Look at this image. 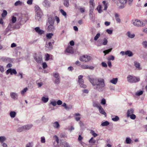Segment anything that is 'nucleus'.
Returning <instances> with one entry per match:
<instances>
[{"label": "nucleus", "instance_id": "nucleus-1", "mask_svg": "<svg viewBox=\"0 0 147 147\" xmlns=\"http://www.w3.org/2000/svg\"><path fill=\"white\" fill-rule=\"evenodd\" d=\"M88 80L92 84L94 89L98 92H103L105 90V84L104 79L102 78H91Z\"/></svg>", "mask_w": 147, "mask_h": 147}, {"label": "nucleus", "instance_id": "nucleus-2", "mask_svg": "<svg viewBox=\"0 0 147 147\" xmlns=\"http://www.w3.org/2000/svg\"><path fill=\"white\" fill-rule=\"evenodd\" d=\"M127 81L130 83H136L140 80L139 78L133 75H129L127 77Z\"/></svg>", "mask_w": 147, "mask_h": 147}, {"label": "nucleus", "instance_id": "nucleus-3", "mask_svg": "<svg viewBox=\"0 0 147 147\" xmlns=\"http://www.w3.org/2000/svg\"><path fill=\"white\" fill-rule=\"evenodd\" d=\"M132 24L138 27H142L144 26L146 24V21H141L138 19L133 21Z\"/></svg>", "mask_w": 147, "mask_h": 147}, {"label": "nucleus", "instance_id": "nucleus-4", "mask_svg": "<svg viewBox=\"0 0 147 147\" xmlns=\"http://www.w3.org/2000/svg\"><path fill=\"white\" fill-rule=\"evenodd\" d=\"M91 59V57L87 55H84L81 56L80 58V60L81 61L86 62L90 61Z\"/></svg>", "mask_w": 147, "mask_h": 147}, {"label": "nucleus", "instance_id": "nucleus-5", "mask_svg": "<svg viewBox=\"0 0 147 147\" xmlns=\"http://www.w3.org/2000/svg\"><path fill=\"white\" fill-rule=\"evenodd\" d=\"M34 58L38 63H40L42 61V56L35 55L34 57Z\"/></svg>", "mask_w": 147, "mask_h": 147}, {"label": "nucleus", "instance_id": "nucleus-6", "mask_svg": "<svg viewBox=\"0 0 147 147\" xmlns=\"http://www.w3.org/2000/svg\"><path fill=\"white\" fill-rule=\"evenodd\" d=\"M1 60L2 61L7 62H12L13 60L12 59L5 57H2L1 59Z\"/></svg>", "mask_w": 147, "mask_h": 147}, {"label": "nucleus", "instance_id": "nucleus-7", "mask_svg": "<svg viewBox=\"0 0 147 147\" xmlns=\"http://www.w3.org/2000/svg\"><path fill=\"white\" fill-rule=\"evenodd\" d=\"M9 73L11 75H13V74H16L17 72L15 69L10 68L7 69L6 71V74H9Z\"/></svg>", "mask_w": 147, "mask_h": 147}, {"label": "nucleus", "instance_id": "nucleus-8", "mask_svg": "<svg viewBox=\"0 0 147 147\" xmlns=\"http://www.w3.org/2000/svg\"><path fill=\"white\" fill-rule=\"evenodd\" d=\"M10 96L11 98L13 99L16 100L18 99V94L17 93L14 92H11L10 94Z\"/></svg>", "mask_w": 147, "mask_h": 147}, {"label": "nucleus", "instance_id": "nucleus-9", "mask_svg": "<svg viewBox=\"0 0 147 147\" xmlns=\"http://www.w3.org/2000/svg\"><path fill=\"white\" fill-rule=\"evenodd\" d=\"M36 32L39 35H42L44 33V31L40 29L39 27H36L34 29Z\"/></svg>", "mask_w": 147, "mask_h": 147}, {"label": "nucleus", "instance_id": "nucleus-10", "mask_svg": "<svg viewBox=\"0 0 147 147\" xmlns=\"http://www.w3.org/2000/svg\"><path fill=\"white\" fill-rule=\"evenodd\" d=\"M97 108L98 109L100 113L101 114L104 115L105 117H106V113L102 107L100 105L98 106L97 107Z\"/></svg>", "mask_w": 147, "mask_h": 147}, {"label": "nucleus", "instance_id": "nucleus-11", "mask_svg": "<svg viewBox=\"0 0 147 147\" xmlns=\"http://www.w3.org/2000/svg\"><path fill=\"white\" fill-rule=\"evenodd\" d=\"M42 15V13H36L35 18L36 21H40Z\"/></svg>", "mask_w": 147, "mask_h": 147}, {"label": "nucleus", "instance_id": "nucleus-12", "mask_svg": "<svg viewBox=\"0 0 147 147\" xmlns=\"http://www.w3.org/2000/svg\"><path fill=\"white\" fill-rule=\"evenodd\" d=\"M81 67L83 69H92L94 67L92 66H88L87 65L83 64L81 65Z\"/></svg>", "mask_w": 147, "mask_h": 147}, {"label": "nucleus", "instance_id": "nucleus-13", "mask_svg": "<svg viewBox=\"0 0 147 147\" xmlns=\"http://www.w3.org/2000/svg\"><path fill=\"white\" fill-rule=\"evenodd\" d=\"M134 66L137 69L140 70L142 69V67L140 66V64L139 62L136 61H135L134 62Z\"/></svg>", "mask_w": 147, "mask_h": 147}, {"label": "nucleus", "instance_id": "nucleus-14", "mask_svg": "<svg viewBox=\"0 0 147 147\" xmlns=\"http://www.w3.org/2000/svg\"><path fill=\"white\" fill-rule=\"evenodd\" d=\"M52 125L55 129H58L60 127V125L57 121H55L53 123Z\"/></svg>", "mask_w": 147, "mask_h": 147}, {"label": "nucleus", "instance_id": "nucleus-15", "mask_svg": "<svg viewBox=\"0 0 147 147\" xmlns=\"http://www.w3.org/2000/svg\"><path fill=\"white\" fill-rule=\"evenodd\" d=\"M43 5L45 7L48 8L50 6L51 3L48 1L45 0L43 2Z\"/></svg>", "mask_w": 147, "mask_h": 147}, {"label": "nucleus", "instance_id": "nucleus-16", "mask_svg": "<svg viewBox=\"0 0 147 147\" xmlns=\"http://www.w3.org/2000/svg\"><path fill=\"white\" fill-rule=\"evenodd\" d=\"M66 51L68 53L71 54L73 53H74V51L73 48L70 46L68 47L66 49Z\"/></svg>", "mask_w": 147, "mask_h": 147}, {"label": "nucleus", "instance_id": "nucleus-17", "mask_svg": "<svg viewBox=\"0 0 147 147\" xmlns=\"http://www.w3.org/2000/svg\"><path fill=\"white\" fill-rule=\"evenodd\" d=\"M134 109H133L131 108L128 110L127 111V117H129L130 115L132 114H133V113H134Z\"/></svg>", "mask_w": 147, "mask_h": 147}, {"label": "nucleus", "instance_id": "nucleus-18", "mask_svg": "<svg viewBox=\"0 0 147 147\" xmlns=\"http://www.w3.org/2000/svg\"><path fill=\"white\" fill-rule=\"evenodd\" d=\"M83 76V75H80L78 77V82L79 84L84 83V80L82 79Z\"/></svg>", "mask_w": 147, "mask_h": 147}, {"label": "nucleus", "instance_id": "nucleus-19", "mask_svg": "<svg viewBox=\"0 0 147 147\" xmlns=\"http://www.w3.org/2000/svg\"><path fill=\"white\" fill-rule=\"evenodd\" d=\"M81 115L79 113H76L74 114V117L76 121H78L80 119V117H78V116H80Z\"/></svg>", "mask_w": 147, "mask_h": 147}, {"label": "nucleus", "instance_id": "nucleus-20", "mask_svg": "<svg viewBox=\"0 0 147 147\" xmlns=\"http://www.w3.org/2000/svg\"><path fill=\"white\" fill-rule=\"evenodd\" d=\"M35 9L36 13H42L38 5H36L35 7Z\"/></svg>", "mask_w": 147, "mask_h": 147}, {"label": "nucleus", "instance_id": "nucleus-21", "mask_svg": "<svg viewBox=\"0 0 147 147\" xmlns=\"http://www.w3.org/2000/svg\"><path fill=\"white\" fill-rule=\"evenodd\" d=\"M7 140L5 137L4 136H0V142L1 144L5 143L4 142Z\"/></svg>", "mask_w": 147, "mask_h": 147}, {"label": "nucleus", "instance_id": "nucleus-22", "mask_svg": "<svg viewBox=\"0 0 147 147\" xmlns=\"http://www.w3.org/2000/svg\"><path fill=\"white\" fill-rule=\"evenodd\" d=\"M45 46L46 47L48 48L49 50H51L52 49L53 47L51 42H49L48 43L47 42Z\"/></svg>", "mask_w": 147, "mask_h": 147}, {"label": "nucleus", "instance_id": "nucleus-23", "mask_svg": "<svg viewBox=\"0 0 147 147\" xmlns=\"http://www.w3.org/2000/svg\"><path fill=\"white\" fill-rule=\"evenodd\" d=\"M33 126V125L31 124H28L24 126L25 130H28L31 128Z\"/></svg>", "mask_w": 147, "mask_h": 147}, {"label": "nucleus", "instance_id": "nucleus-24", "mask_svg": "<svg viewBox=\"0 0 147 147\" xmlns=\"http://www.w3.org/2000/svg\"><path fill=\"white\" fill-rule=\"evenodd\" d=\"M115 17L117 23H120L121 22V20L119 18V15L117 13L115 14Z\"/></svg>", "mask_w": 147, "mask_h": 147}, {"label": "nucleus", "instance_id": "nucleus-25", "mask_svg": "<svg viewBox=\"0 0 147 147\" xmlns=\"http://www.w3.org/2000/svg\"><path fill=\"white\" fill-rule=\"evenodd\" d=\"M49 98L48 97H46L45 96H43L42 97L41 100L42 102L44 103H46L49 100Z\"/></svg>", "mask_w": 147, "mask_h": 147}, {"label": "nucleus", "instance_id": "nucleus-26", "mask_svg": "<svg viewBox=\"0 0 147 147\" xmlns=\"http://www.w3.org/2000/svg\"><path fill=\"white\" fill-rule=\"evenodd\" d=\"M117 81L118 78H113L112 80H111L110 82L113 84H116L117 83Z\"/></svg>", "mask_w": 147, "mask_h": 147}, {"label": "nucleus", "instance_id": "nucleus-27", "mask_svg": "<svg viewBox=\"0 0 147 147\" xmlns=\"http://www.w3.org/2000/svg\"><path fill=\"white\" fill-rule=\"evenodd\" d=\"M125 55H127L129 57H131L133 55L132 52L129 50L125 51Z\"/></svg>", "mask_w": 147, "mask_h": 147}, {"label": "nucleus", "instance_id": "nucleus-28", "mask_svg": "<svg viewBox=\"0 0 147 147\" xmlns=\"http://www.w3.org/2000/svg\"><path fill=\"white\" fill-rule=\"evenodd\" d=\"M47 29L49 31H52L54 30V27L53 24H50L48 26Z\"/></svg>", "mask_w": 147, "mask_h": 147}, {"label": "nucleus", "instance_id": "nucleus-29", "mask_svg": "<svg viewBox=\"0 0 147 147\" xmlns=\"http://www.w3.org/2000/svg\"><path fill=\"white\" fill-rule=\"evenodd\" d=\"M127 36L129 38H134L135 35L134 34H131L129 32H128L127 33Z\"/></svg>", "mask_w": 147, "mask_h": 147}, {"label": "nucleus", "instance_id": "nucleus-30", "mask_svg": "<svg viewBox=\"0 0 147 147\" xmlns=\"http://www.w3.org/2000/svg\"><path fill=\"white\" fill-rule=\"evenodd\" d=\"M10 116L11 117L13 118L16 115V113L14 111H11L10 113Z\"/></svg>", "mask_w": 147, "mask_h": 147}, {"label": "nucleus", "instance_id": "nucleus-31", "mask_svg": "<svg viewBox=\"0 0 147 147\" xmlns=\"http://www.w3.org/2000/svg\"><path fill=\"white\" fill-rule=\"evenodd\" d=\"M63 4L66 7H68L69 6V0H64Z\"/></svg>", "mask_w": 147, "mask_h": 147}, {"label": "nucleus", "instance_id": "nucleus-32", "mask_svg": "<svg viewBox=\"0 0 147 147\" xmlns=\"http://www.w3.org/2000/svg\"><path fill=\"white\" fill-rule=\"evenodd\" d=\"M102 7L101 5H98L97 8V9L98 10V12L99 13H101L102 11Z\"/></svg>", "mask_w": 147, "mask_h": 147}, {"label": "nucleus", "instance_id": "nucleus-33", "mask_svg": "<svg viewBox=\"0 0 147 147\" xmlns=\"http://www.w3.org/2000/svg\"><path fill=\"white\" fill-rule=\"evenodd\" d=\"M114 116H112V120L114 121H117L119 119V118L117 116H115V117Z\"/></svg>", "mask_w": 147, "mask_h": 147}, {"label": "nucleus", "instance_id": "nucleus-34", "mask_svg": "<svg viewBox=\"0 0 147 147\" xmlns=\"http://www.w3.org/2000/svg\"><path fill=\"white\" fill-rule=\"evenodd\" d=\"M23 4V3H22V2H21L20 1H18L16 2L15 4L14 5L16 6H17L18 5H21Z\"/></svg>", "mask_w": 147, "mask_h": 147}, {"label": "nucleus", "instance_id": "nucleus-35", "mask_svg": "<svg viewBox=\"0 0 147 147\" xmlns=\"http://www.w3.org/2000/svg\"><path fill=\"white\" fill-rule=\"evenodd\" d=\"M40 141L42 144H45L46 142L45 138V137L42 136L40 138Z\"/></svg>", "mask_w": 147, "mask_h": 147}, {"label": "nucleus", "instance_id": "nucleus-36", "mask_svg": "<svg viewBox=\"0 0 147 147\" xmlns=\"http://www.w3.org/2000/svg\"><path fill=\"white\" fill-rule=\"evenodd\" d=\"M112 49V48H111L109 49L103 51V53H105V55L111 52Z\"/></svg>", "mask_w": 147, "mask_h": 147}, {"label": "nucleus", "instance_id": "nucleus-37", "mask_svg": "<svg viewBox=\"0 0 147 147\" xmlns=\"http://www.w3.org/2000/svg\"><path fill=\"white\" fill-rule=\"evenodd\" d=\"M95 5H92L90 6V14L89 15L91 14L93 12L94 9V7Z\"/></svg>", "mask_w": 147, "mask_h": 147}, {"label": "nucleus", "instance_id": "nucleus-38", "mask_svg": "<svg viewBox=\"0 0 147 147\" xmlns=\"http://www.w3.org/2000/svg\"><path fill=\"white\" fill-rule=\"evenodd\" d=\"M132 140L129 137H127L125 140L126 143L127 144H130Z\"/></svg>", "mask_w": 147, "mask_h": 147}, {"label": "nucleus", "instance_id": "nucleus-39", "mask_svg": "<svg viewBox=\"0 0 147 147\" xmlns=\"http://www.w3.org/2000/svg\"><path fill=\"white\" fill-rule=\"evenodd\" d=\"M109 123L108 121H106L102 123L101 124V125L102 126H107L109 125Z\"/></svg>", "mask_w": 147, "mask_h": 147}, {"label": "nucleus", "instance_id": "nucleus-40", "mask_svg": "<svg viewBox=\"0 0 147 147\" xmlns=\"http://www.w3.org/2000/svg\"><path fill=\"white\" fill-rule=\"evenodd\" d=\"M24 130H25L24 126H21L18 128L17 129V131L18 132H20Z\"/></svg>", "mask_w": 147, "mask_h": 147}, {"label": "nucleus", "instance_id": "nucleus-41", "mask_svg": "<svg viewBox=\"0 0 147 147\" xmlns=\"http://www.w3.org/2000/svg\"><path fill=\"white\" fill-rule=\"evenodd\" d=\"M53 35V34L51 33H48L46 34V37L48 39H50L52 37V36Z\"/></svg>", "mask_w": 147, "mask_h": 147}, {"label": "nucleus", "instance_id": "nucleus-42", "mask_svg": "<svg viewBox=\"0 0 147 147\" xmlns=\"http://www.w3.org/2000/svg\"><path fill=\"white\" fill-rule=\"evenodd\" d=\"M60 78H55V80H54V82L55 83V84H58L60 83Z\"/></svg>", "mask_w": 147, "mask_h": 147}, {"label": "nucleus", "instance_id": "nucleus-43", "mask_svg": "<svg viewBox=\"0 0 147 147\" xmlns=\"http://www.w3.org/2000/svg\"><path fill=\"white\" fill-rule=\"evenodd\" d=\"M7 14V11L5 10H4L3 11V13L1 14V16L3 18H4L6 16Z\"/></svg>", "mask_w": 147, "mask_h": 147}, {"label": "nucleus", "instance_id": "nucleus-44", "mask_svg": "<svg viewBox=\"0 0 147 147\" xmlns=\"http://www.w3.org/2000/svg\"><path fill=\"white\" fill-rule=\"evenodd\" d=\"M16 18L14 16H13L11 17V22L14 23L16 22Z\"/></svg>", "mask_w": 147, "mask_h": 147}, {"label": "nucleus", "instance_id": "nucleus-45", "mask_svg": "<svg viewBox=\"0 0 147 147\" xmlns=\"http://www.w3.org/2000/svg\"><path fill=\"white\" fill-rule=\"evenodd\" d=\"M28 89L27 88H25L23 90H22L21 92V93L22 95H23L25 93H26V91L28 90Z\"/></svg>", "mask_w": 147, "mask_h": 147}, {"label": "nucleus", "instance_id": "nucleus-46", "mask_svg": "<svg viewBox=\"0 0 147 147\" xmlns=\"http://www.w3.org/2000/svg\"><path fill=\"white\" fill-rule=\"evenodd\" d=\"M53 76L55 78H60L59 74L58 73H53Z\"/></svg>", "mask_w": 147, "mask_h": 147}, {"label": "nucleus", "instance_id": "nucleus-47", "mask_svg": "<svg viewBox=\"0 0 147 147\" xmlns=\"http://www.w3.org/2000/svg\"><path fill=\"white\" fill-rule=\"evenodd\" d=\"M90 133L94 137H96L98 135L93 130H91Z\"/></svg>", "mask_w": 147, "mask_h": 147}, {"label": "nucleus", "instance_id": "nucleus-48", "mask_svg": "<svg viewBox=\"0 0 147 147\" xmlns=\"http://www.w3.org/2000/svg\"><path fill=\"white\" fill-rule=\"evenodd\" d=\"M143 91H137L136 93V95L137 96H140L142 94Z\"/></svg>", "mask_w": 147, "mask_h": 147}, {"label": "nucleus", "instance_id": "nucleus-49", "mask_svg": "<svg viewBox=\"0 0 147 147\" xmlns=\"http://www.w3.org/2000/svg\"><path fill=\"white\" fill-rule=\"evenodd\" d=\"M143 46L145 48H147V41H144L142 42Z\"/></svg>", "mask_w": 147, "mask_h": 147}, {"label": "nucleus", "instance_id": "nucleus-50", "mask_svg": "<svg viewBox=\"0 0 147 147\" xmlns=\"http://www.w3.org/2000/svg\"><path fill=\"white\" fill-rule=\"evenodd\" d=\"M79 85L80 86V87L82 88H86L87 87L86 85L84 84V83H83L79 84Z\"/></svg>", "mask_w": 147, "mask_h": 147}, {"label": "nucleus", "instance_id": "nucleus-51", "mask_svg": "<svg viewBox=\"0 0 147 147\" xmlns=\"http://www.w3.org/2000/svg\"><path fill=\"white\" fill-rule=\"evenodd\" d=\"M102 3L104 6V8L103 10H106L107 8V4L106 3V2L105 1H102Z\"/></svg>", "mask_w": 147, "mask_h": 147}, {"label": "nucleus", "instance_id": "nucleus-52", "mask_svg": "<svg viewBox=\"0 0 147 147\" xmlns=\"http://www.w3.org/2000/svg\"><path fill=\"white\" fill-rule=\"evenodd\" d=\"M103 42H102V45H107V42H108V41L107 39L105 38L103 40Z\"/></svg>", "mask_w": 147, "mask_h": 147}, {"label": "nucleus", "instance_id": "nucleus-53", "mask_svg": "<svg viewBox=\"0 0 147 147\" xmlns=\"http://www.w3.org/2000/svg\"><path fill=\"white\" fill-rule=\"evenodd\" d=\"M13 23L11 22H10L7 27H8V28H10L11 29H13Z\"/></svg>", "mask_w": 147, "mask_h": 147}, {"label": "nucleus", "instance_id": "nucleus-54", "mask_svg": "<svg viewBox=\"0 0 147 147\" xmlns=\"http://www.w3.org/2000/svg\"><path fill=\"white\" fill-rule=\"evenodd\" d=\"M100 33H98L95 36L94 39V40H97L98 38L100 37Z\"/></svg>", "mask_w": 147, "mask_h": 147}, {"label": "nucleus", "instance_id": "nucleus-55", "mask_svg": "<svg viewBox=\"0 0 147 147\" xmlns=\"http://www.w3.org/2000/svg\"><path fill=\"white\" fill-rule=\"evenodd\" d=\"M89 142L90 143L94 144L95 143L96 140H95L93 139V137H92L89 140Z\"/></svg>", "mask_w": 147, "mask_h": 147}, {"label": "nucleus", "instance_id": "nucleus-56", "mask_svg": "<svg viewBox=\"0 0 147 147\" xmlns=\"http://www.w3.org/2000/svg\"><path fill=\"white\" fill-rule=\"evenodd\" d=\"M33 144L32 142H29L27 143L25 147H32Z\"/></svg>", "mask_w": 147, "mask_h": 147}, {"label": "nucleus", "instance_id": "nucleus-57", "mask_svg": "<svg viewBox=\"0 0 147 147\" xmlns=\"http://www.w3.org/2000/svg\"><path fill=\"white\" fill-rule=\"evenodd\" d=\"M11 30V29L9 28H8V27H7L5 30V32L4 33V34L5 35H6L7 32Z\"/></svg>", "mask_w": 147, "mask_h": 147}, {"label": "nucleus", "instance_id": "nucleus-58", "mask_svg": "<svg viewBox=\"0 0 147 147\" xmlns=\"http://www.w3.org/2000/svg\"><path fill=\"white\" fill-rule=\"evenodd\" d=\"M115 58L114 57L113 55H110L108 57V59L109 60H112L113 61L114 60Z\"/></svg>", "mask_w": 147, "mask_h": 147}, {"label": "nucleus", "instance_id": "nucleus-59", "mask_svg": "<svg viewBox=\"0 0 147 147\" xmlns=\"http://www.w3.org/2000/svg\"><path fill=\"white\" fill-rule=\"evenodd\" d=\"M120 3L123 4H125L127 2V0H119Z\"/></svg>", "mask_w": 147, "mask_h": 147}, {"label": "nucleus", "instance_id": "nucleus-60", "mask_svg": "<svg viewBox=\"0 0 147 147\" xmlns=\"http://www.w3.org/2000/svg\"><path fill=\"white\" fill-rule=\"evenodd\" d=\"M60 11L61 12V13H62V14L63 16H66V15H67L66 13L63 9H61L60 10Z\"/></svg>", "mask_w": 147, "mask_h": 147}, {"label": "nucleus", "instance_id": "nucleus-61", "mask_svg": "<svg viewBox=\"0 0 147 147\" xmlns=\"http://www.w3.org/2000/svg\"><path fill=\"white\" fill-rule=\"evenodd\" d=\"M53 138L55 140L57 143L58 144L59 142V139L58 137L57 136L55 135L53 136Z\"/></svg>", "mask_w": 147, "mask_h": 147}, {"label": "nucleus", "instance_id": "nucleus-62", "mask_svg": "<svg viewBox=\"0 0 147 147\" xmlns=\"http://www.w3.org/2000/svg\"><path fill=\"white\" fill-rule=\"evenodd\" d=\"M130 118L132 119H134L136 118V116L134 114H132L129 116Z\"/></svg>", "mask_w": 147, "mask_h": 147}, {"label": "nucleus", "instance_id": "nucleus-63", "mask_svg": "<svg viewBox=\"0 0 147 147\" xmlns=\"http://www.w3.org/2000/svg\"><path fill=\"white\" fill-rule=\"evenodd\" d=\"M45 61H47L50 59V55L48 54L47 53L45 55Z\"/></svg>", "mask_w": 147, "mask_h": 147}, {"label": "nucleus", "instance_id": "nucleus-64", "mask_svg": "<svg viewBox=\"0 0 147 147\" xmlns=\"http://www.w3.org/2000/svg\"><path fill=\"white\" fill-rule=\"evenodd\" d=\"M63 145L64 147H70L69 144L67 142H64L63 143Z\"/></svg>", "mask_w": 147, "mask_h": 147}]
</instances>
